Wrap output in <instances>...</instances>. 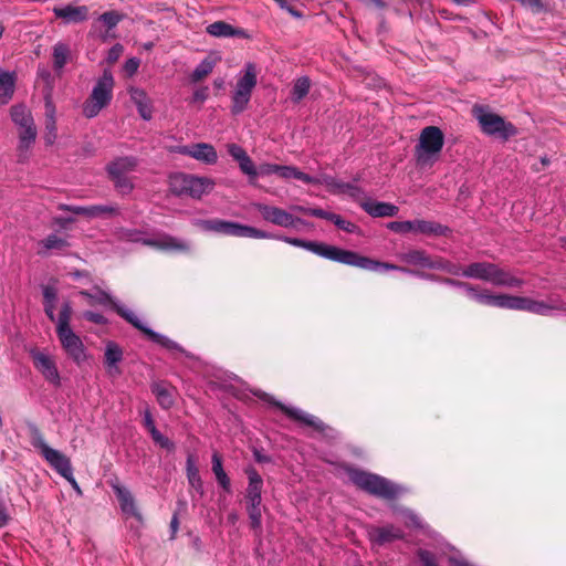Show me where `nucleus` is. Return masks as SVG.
<instances>
[{
	"label": "nucleus",
	"instance_id": "obj_60",
	"mask_svg": "<svg viewBox=\"0 0 566 566\" xmlns=\"http://www.w3.org/2000/svg\"><path fill=\"white\" fill-rule=\"evenodd\" d=\"M39 76L45 82L46 84V93L50 92V95L52 96V82H53V78H52V75L51 73L43 69V70H39Z\"/></svg>",
	"mask_w": 566,
	"mask_h": 566
},
{
	"label": "nucleus",
	"instance_id": "obj_52",
	"mask_svg": "<svg viewBox=\"0 0 566 566\" xmlns=\"http://www.w3.org/2000/svg\"><path fill=\"white\" fill-rule=\"evenodd\" d=\"M149 434L151 436L154 442L158 444L160 448L166 449L168 451L175 450V443L169 438L164 436L158 429L153 430L151 432H149Z\"/></svg>",
	"mask_w": 566,
	"mask_h": 566
},
{
	"label": "nucleus",
	"instance_id": "obj_23",
	"mask_svg": "<svg viewBox=\"0 0 566 566\" xmlns=\"http://www.w3.org/2000/svg\"><path fill=\"white\" fill-rule=\"evenodd\" d=\"M245 473L249 480V484L245 491L247 503H262V476L254 468H248Z\"/></svg>",
	"mask_w": 566,
	"mask_h": 566
},
{
	"label": "nucleus",
	"instance_id": "obj_54",
	"mask_svg": "<svg viewBox=\"0 0 566 566\" xmlns=\"http://www.w3.org/2000/svg\"><path fill=\"white\" fill-rule=\"evenodd\" d=\"M417 555L423 566H438L437 558L433 553L426 549H419Z\"/></svg>",
	"mask_w": 566,
	"mask_h": 566
},
{
	"label": "nucleus",
	"instance_id": "obj_44",
	"mask_svg": "<svg viewBox=\"0 0 566 566\" xmlns=\"http://www.w3.org/2000/svg\"><path fill=\"white\" fill-rule=\"evenodd\" d=\"M35 138H36V127H35L34 123L27 125L24 127H21L20 132H19V139H20L19 150L21 153L24 150H28L35 142Z\"/></svg>",
	"mask_w": 566,
	"mask_h": 566
},
{
	"label": "nucleus",
	"instance_id": "obj_6",
	"mask_svg": "<svg viewBox=\"0 0 566 566\" xmlns=\"http://www.w3.org/2000/svg\"><path fill=\"white\" fill-rule=\"evenodd\" d=\"M212 187L213 182L210 179L189 174L176 172L169 177L170 191L178 197L199 199L202 195L209 192Z\"/></svg>",
	"mask_w": 566,
	"mask_h": 566
},
{
	"label": "nucleus",
	"instance_id": "obj_62",
	"mask_svg": "<svg viewBox=\"0 0 566 566\" xmlns=\"http://www.w3.org/2000/svg\"><path fill=\"white\" fill-rule=\"evenodd\" d=\"M208 95H209V88L207 86L200 87L195 91V93L192 95V101L202 103L208 98Z\"/></svg>",
	"mask_w": 566,
	"mask_h": 566
},
{
	"label": "nucleus",
	"instance_id": "obj_56",
	"mask_svg": "<svg viewBox=\"0 0 566 566\" xmlns=\"http://www.w3.org/2000/svg\"><path fill=\"white\" fill-rule=\"evenodd\" d=\"M280 165L275 164H261L256 168L258 176L277 175Z\"/></svg>",
	"mask_w": 566,
	"mask_h": 566
},
{
	"label": "nucleus",
	"instance_id": "obj_29",
	"mask_svg": "<svg viewBox=\"0 0 566 566\" xmlns=\"http://www.w3.org/2000/svg\"><path fill=\"white\" fill-rule=\"evenodd\" d=\"M494 263L473 262L464 266L462 276L489 282Z\"/></svg>",
	"mask_w": 566,
	"mask_h": 566
},
{
	"label": "nucleus",
	"instance_id": "obj_8",
	"mask_svg": "<svg viewBox=\"0 0 566 566\" xmlns=\"http://www.w3.org/2000/svg\"><path fill=\"white\" fill-rule=\"evenodd\" d=\"M474 116L478 119L481 129L490 136H497L503 140L517 135L518 130L511 122H506L499 114L486 112L483 107H474Z\"/></svg>",
	"mask_w": 566,
	"mask_h": 566
},
{
	"label": "nucleus",
	"instance_id": "obj_38",
	"mask_svg": "<svg viewBox=\"0 0 566 566\" xmlns=\"http://www.w3.org/2000/svg\"><path fill=\"white\" fill-rule=\"evenodd\" d=\"M187 478L189 485L200 496H203V482L199 474L198 468L195 465L191 457L187 459Z\"/></svg>",
	"mask_w": 566,
	"mask_h": 566
},
{
	"label": "nucleus",
	"instance_id": "obj_58",
	"mask_svg": "<svg viewBox=\"0 0 566 566\" xmlns=\"http://www.w3.org/2000/svg\"><path fill=\"white\" fill-rule=\"evenodd\" d=\"M139 64H140V61L139 59L137 57H132V59H128L126 62H125V65H124V70L125 72L132 76L134 75L138 67H139Z\"/></svg>",
	"mask_w": 566,
	"mask_h": 566
},
{
	"label": "nucleus",
	"instance_id": "obj_53",
	"mask_svg": "<svg viewBox=\"0 0 566 566\" xmlns=\"http://www.w3.org/2000/svg\"><path fill=\"white\" fill-rule=\"evenodd\" d=\"M115 185V188L126 195L133 190V184L127 176L109 177Z\"/></svg>",
	"mask_w": 566,
	"mask_h": 566
},
{
	"label": "nucleus",
	"instance_id": "obj_39",
	"mask_svg": "<svg viewBox=\"0 0 566 566\" xmlns=\"http://www.w3.org/2000/svg\"><path fill=\"white\" fill-rule=\"evenodd\" d=\"M311 80L307 76L298 77L294 81L291 91V101L298 104L310 92Z\"/></svg>",
	"mask_w": 566,
	"mask_h": 566
},
{
	"label": "nucleus",
	"instance_id": "obj_30",
	"mask_svg": "<svg viewBox=\"0 0 566 566\" xmlns=\"http://www.w3.org/2000/svg\"><path fill=\"white\" fill-rule=\"evenodd\" d=\"M130 98L135 103L140 117L145 120H149L153 117V109L145 91L140 88H132Z\"/></svg>",
	"mask_w": 566,
	"mask_h": 566
},
{
	"label": "nucleus",
	"instance_id": "obj_59",
	"mask_svg": "<svg viewBox=\"0 0 566 566\" xmlns=\"http://www.w3.org/2000/svg\"><path fill=\"white\" fill-rule=\"evenodd\" d=\"M83 317L87 319L88 322L95 323V324H105L106 318L99 314L92 311H86L83 313Z\"/></svg>",
	"mask_w": 566,
	"mask_h": 566
},
{
	"label": "nucleus",
	"instance_id": "obj_25",
	"mask_svg": "<svg viewBox=\"0 0 566 566\" xmlns=\"http://www.w3.org/2000/svg\"><path fill=\"white\" fill-rule=\"evenodd\" d=\"M33 361L35 368L43 374L46 380L54 384H59L60 375L57 368L55 366V363L48 355L40 352L34 353Z\"/></svg>",
	"mask_w": 566,
	"mask_h": 566
},
{
	"label": "nucleus",
	"instance_id": "obj_27",
	"mask_svg": "<svg viewBox=\"0 0 566 566\" xmlns=\"http://www.w3.org/2000/svg\"><path fill=\"white\" fill-rule=\"evenodd\" d=\"M322 182L328 188V190L333 193H347L354 199H358V197L363 193V190L350 184V182H343L334 177L331 176H324Z\"/></svg>",
	"mask_w": 566,
	"mask_h": 566
},
{
	"label": "nucleus",
	"instance_id": "obj_47",
	"mask_svg": "<svg viewBox=\"0 0 566 566\" xmlns=\"http://www.w3.org/2000/svg\"><path fill=\"white\" fill-rule=\"evenodd\" d=\"M214 62L210 59H205L200 62V64L193 70L191 74L192 82H200L205 77H207L213 70Z\"/></svg>",
	"mask_w": 566,
	"mask_h": 566
},
{
	"label": "nucleus",
	"instance_id": "obj_13",
	"mask_svg": "<svg viewBox=\"0 0 566 566\" xmlns=\"http://www.w3.org/2000/svg\"><path fill=\"white\" fill-rule=\"evenodd\" d=\"M254 207L261 213L262 218L265 221H269L280 227L293 228L301 222L300 218L294 217L293 214L289 213L287 211L281 208L263 203H255Z\"/></svg>",
	"mask_w": 566,
	"mask_h": 566
},
{
	"label": "nucleus",
	"instance_id": "obj_32",
	"mask_svg": "<svg viewBox=\"0 0 566 566\" xmlns=\"http://www.w3.org/2000/svg\"><path fill=\"white\" fill-rule=\"evenodd\" d=\"M151 392L161 408L169 409L175 403L174 389L166 382H155L151 385Z\"/></svg>",
	"mask_w": 566,
	"mask_h": 566
},
{
	"label": "nucleus",
	"instance_id": "obj_48",
	"mask_svg": "<svg viewBox=\"0 0 566 566\" xmlns=\"http://www.w3.org/2000/svg\"><path fill=\"white\" fill-rule=\"evenodd\" d=\"M250 526L252 530H260L262 524L261 503H247Z\"/></svg>",
	"mask_w": 566,
	"mask_h": 566
},
{
	"label": "nucleus",
	"instance_id": "obj_2",
	"mask_svg": "<svg viewBox=\"0 0 566 566\" xmlns=\"http://www.w3.org/2000/svg\"><path fill=\"white\" fill-rule=\"evenodd\" d=\"M350 482L359 490L384 500H395L400 494V488L388 479L364 471L348 463L342 464Z\"/></svg>",
	"mask_w": 566,
	"mask_h": 566
},
{
	"label": "nucleus",
	"instance_id": "obj_57",
	"mask_svg": "<svg viewBox=\"0 0 566 566\" xmlns=\"http://www.w3.org/2000/svg\"><path fill=\"white\" fill-rule=\"evenodd\" d=\"M227 149H228L229 155L235 161L241 160V158L247 155V151L238 144H229V145H227Z\"/></svg>",
	"mask_w": 566,
	"mask_h": 566
},
{
	"label": "nucleus",
	"instance_id": "obj_46",
	"mask_svg": "<svg viewBox=\"0 0 566 566\" xmlns=\"http://www.w3.org/2000/svg\"><path fill=\"white\" fill-rule=\"evenodd\" d=\"M104 359L108 368L115 367L123 359L122 348L114 342L107 343Z\"/></svg>",
	"mask_w": 566,
	"mask_h": 566
},
{
	"label": "nucleus",
	"instance_id": "obj_31",
	"mask_svg": "<svg viewBox=\"0 0 566 566\" xmlns=\"http://www.w3.org/2000/svg\"><path fill=\"white\" fill-rule=\"evenodd\" d=\"M137 160L134 157H120L107 165V172L109 177L126 176L128 171L134 170Z\"/></svg>",
	"mask_w": 566,
	"mask_h": 566
},
{
	"label": "nucleus",
	"instance_id": "obj_45",
	"mask_svg": "<svg viewBox=\"0 0 566 566\" xmlns=\"http://www.w3.org/2000/svg\"><path fill=\"white\" fill-rule=\"evenodd\" d=\"M12 120L21 127L34 123L31 112L24 105H14L10 111Z\"/></svg>",
	"mask_w": 566,
	"mask_h": 566
},
{
	"label": "nucleus",
	"instance_id": "obj_21",
	"mask_svg": "<svg viewBox=\"0 0 566 566\" xmlns=\"http://www.w3.org/2000/svg\"><path fill=\"white\" fill-rule=\"evenodd\" d=\"M405 536L403 531L392 524L385 526L373 527L369 531L370 541L379 546L386 545L397 539H402Z\"/></svg>",
	"mask_w": 566,
	"mask_h": 566
},
{
	"label": "nucleus",
	"instance_id": "obj_55",
	"mask_svg": "<svg viewBox=\"0 0 566 566\" xmlns=\"http://www.w3.org/2000/svg\"><path fill=\"white\" fill-rule=\"evenodd\" d=\"M124 52V46L120 43L114 44L107 53V63L114 64L118 61Z\"/></svg>",
	"mask_w": 566,
	"mask_h": 566
},
{
	"label": "nucleus",
	"instance_id": "obj_14",
	"mask_svg": "<svg viewBox=\"0 0 566 566\" xmlns=\"http://www.w3.org/2000/svg\"><path fill=\"white\" fill-rule=\"evenodd\" d=\"M175 151L208 165L216 164L218 160V155L214 147L207 143H198L191 146H178L176 147Z\"/></svg>",
	"mask_w": 566,
	"mask_h": 566
},
{
	"label": "nucleus",
	"instance_id": "obj_22",
	"mask_svg": "<svg viewBox=\"0 0 566 566\" xmlns=\"http://www.w3.org/2000/svg\"><path fill=\"white\" fill-rule=\"evenodd\" d=\"M54 15L62 19L65 23H80L88 18V8L86 6L67 4L53 9Z\"/></svg>",
	"mask_w": 566,
	"mask_h": 566
},
{
	"label": "nucleus",
	"instance_id": "obj_12",
	"mask_svg": "<svg viewBox=\"0 0 566 566\" xmlns=\"http://www.w3.org/2000/svg\"><path fill=\"white\" fill-rule=\"evenodd\" d=\"M114 311L123 317L126 322L132 324L135 328L140 331L144 335H146L150 340L154 343L165 347L166 349L170 352H178L181 354H187L184 347H181L178 343L175 340L158 334L154 332L153 329L148 328L146 325L143 324V322L139 319V317L132 311L124 308L123 306L118 304H114Z\"/></svg>",
	"mask_w": 566,
	"mask_h": 566
},
{
	"label": "nucleus",
	"instance_id": "obj_40",
	"mask_svg": "<svg viewBox=\"0 0 566 566\" xmlns=\"http://www.w3.org/2000/svg\"><path fill=\"white\" fill-rule=\"evenodd\" d=\"M70 46L63 42H57L53 46V67L56 72H61V70L65 66L70 57Z\"/></svg>",
	"mask_w": 566,
	"mask_h": 566
},
{
	"label": "nucleus",
	"instance_id": "obj_43",
	"mask_svg": "<svg viewBox=\"0 0 566 566\" xmlns=\"http://www.w3.org/2000/svg\"><path fill=\"white\" fill-rule=\"evenodd\" d=\"M124 19L125 14L116 10L106 11L98 17L97 21L102 22L106 28V35L103 38L104 41L111 35L109 32Z\"/></svg>",
	"mask_w": 566,
	"mask_h": 566
},
{
	"label": "nucleus",
	"instance_id": "obj_64",
	"mask_svg": "<svg viewBox=\"0 0 566 566\" xmlns=\"http://www.w3.org/2000/svg\"><path fill=\"white\" fill-rule=\"evenodd\" d=\"M56 137H57V133H48V132H45V137L44 138H45V143L48 145H52L55 142Z\"/></svg>",
	"mask_w": 566,
	"mask_h": 566
},
{
	"label": "nucleus",
	"instance_id": "obj_15",
	"mask_svg": "<svg viewBox=\"0 0 566 566\" xmlns=\"http://www.w3.org/2000/svg\"><path fill=\"white\" fill-rule=\"evenodd\" d=\"M297 211L300 212H303L305 214H308V216H312V217H315V218H319V219H324V220H327V221H331L333 222L338 229L347 232V233H355L358 231V227L348 221V220H345L342 216L337 214V213H334V212H329V211H326L324 209H321V208H303V207H296L295 208Z\"/></svg>",
	"mask_w": 566,
	"mask_h": 566
},
{
	"label": "nucleus",
	"instance_id": "obj_63",
	"mask_svg": "<svg viewBox=\"0 0 566 566\" xmlns=\"http://www.w3.org/2000/svg\"><path fill=\"white\" fill-rule=\"evenodd\" d=\"M143 422L148 432H151L153 430L157 429L151 412L149 410L145 411Z\"/></svg>",
	"mask_w": 566,
	"mask_h": 566
},
{
	"label": "nucleus",
	"instance_id": "obj_36",
	"mask_svg": "<svg viewBox=\"0 0 566 566\" xmlns=\"http://www.w3.org/2000/svg\"><path fill=\"white\" fill-rule=\"evenodd\" d=\"M14 93V75L0 71V103L7 104Z\"/></svg>",
	"mask_w": 566,
	"mask_h": 566
},
{
	"label": "nucleus",
	"instance_id": "obj_49",
	"mask_svg": "<svg viewBox=\"0 0 566 566\" xmlns=\"http://www.w3.org/2000/svg\"><path fill=\"white\" fill-rule=\"evenodd\" d=\"M250 98H251V95L234 92V94L232 96L231 113L233 115L241 114L248 107Z\"/></svg>",
	"mask_w": 566,
	"mask_h": 566
},
{
	"label": "nucleus",
	"instance_id": "obj_5",
	"mask_svg": "<svg viewBox=\"0 0 566 566\" xmlns=\"http://www.w3.org/2000/svg\"><path fill=\"white\" fill-rule=\"evenodd\" d=\"M114 77L111 72L105 71L97 80L92 93L83 103L82 113L86 118H93L105 108L113 98Z\"/></svg>",
	"mask_w": 566,
	"mask_h": 566
},
{
	"label": "nucleus",
	"instance_id": "obj_20",
	"mask_svg": "<svg viewBox=\"0 0 566 566\" xmlns=\"http://www.w3.org/2000/svg\"><path fill=\"white\" fill-rule=\"evenodd\" d=\"M557 308L545 302L534 301L528 297L511 295L509 310L526 311L530 313L546 315L548 311Z\"/></svg>",
	"mask_w": 566,
	"mask_h": 566
},
{
	"label": "nucleus",
	"instance_id": "obj_34",
	"mask_svg": "<svg viewBox=\"0 0 566 566\" xmlns=\"http://www.w3.org/2000/svg\"><path fill=\"white\" fill-rule=\"evenodd\" d=\"M277 176L282 179L294 178V179L301 180L307 185H316L319 182L316 178L311 177L310 175L298 170L294 166H281L280 165Z\"/></svg>",
	"mask_w": 566,
	"mask_h": 566
},
{
	"label": "nucleus",
	"instance_id": "obj_37",
	"mask_svg": "<svg viewBox=\"0 0 566 566\" xmlns=\"http://www.w3.org/2000/svg\"><path fill=\"white\" fill-rule=\"evenodd\" d=\"M55 113L56 108L49 92L44 95L45 132L48 133H57Z\"/></svg>",
	"mask_w": 566,
	"mask_h": 566
},
{
	"label": "nucleus",
	"instance_id": "obj_10",
	"mask_svg": "<svg viewBox=\"0 0 566 566\" xmlns=\"http://www.w3.org/2000/svg\"><path fill=\"white\" fill-rule=\"evenodd\" d=\"M387 228L396 233H421L429 237H447L451 233V229L436 221L423 219L391 221Z\"/></svg>",
	"mask_w": 566,
	"mask_h": 566
},
{
	"label": "nucleus",
	"instance_id": "obj_9",
	"mask_svg": "<svg viewBox=\"0 0 566 566\" xmlns=\"http://www.w3.org/2000/svg\"><path fill=\"white\" fill-rule=\"evenodd\" d=\"M264 398L266 401L279 408L287 418L291 420H294L296 422H300L302 424H305L307 427L313 428L315 431L319 432L324 438L327 439H335L337 436L336 430L326 424L324 421H322L319 418L310 415L301 409L289 407L281 401H277L270 397L269 395L264 394Z\"/></svg>",
	"mask_w": 566,
	"mask_h": 566
},
{
	"label": "nucleus",
	"instance_id": "obj_51",
	"mask_svg": "<svg viewBox=\"0 0 566 566\" xmlns=\"http://www.w3.org/2000/svg\"><path fill=\"white\" fill-rule=\"evenodd\" d=\"M237 163L239 164L241 171L248 175L251 180L258 177L256 167L248 154Z\"/></svg>",
	"mask_w": 566,
	"mask_h": 566
},
{
	"label": "nucleus",
	"instance_id": "obj_41",
	"mask_svg": "<svg viewBox=\"0 0 566 566\" xmlns=\"http://www.w3.org/2000/svg\"><path fill=\"white\" fill-rule=\"evenodd\" d=\"M57 297L56 289L51 285L43 286V305L45 315L50 321H55V301Z\"/></svg>",
	"mask_w": 566,
	"mask_h": 566
},
{
	"label": "nucleus",
	"instance_id": "obj_1",
	"mask_svg": "<svg viewBox=\"0 0 566 566\" xmlns=\"http://www.w3.org/2000/svg\"><path fill=\"white\" fill-rule=\"evenodd\" d=\"M284 242L311 251L327 260L338 262L345 265H350L364 270L376 271L384 269L386 271H399L406 274L416 275L420 279L439 282L452 287L462 289L467 292L468 296L481 305L494 306L499 308L510 307L511 295L509 294H493L488 289H480L478 285L471 284L465 281L455 280L447 276H439L436 274L426 273L423 271H416L408 266H401L389 262H381L373 260L368 256L360 255L359 253L350 250H345L335 245L326 244L318 241H307L298 238L284 237L280 238Z\"/></svg>",
	"mask_w": 566,
	"mask_h": 566
},
{
	"label": "nucleus",
	"instance_id": "obj_4",
	"mask_svg": "<svg viewBox=\"0 0 566 566\" xmlns=\"http://www.w3.org/2000/svg\"><path fill=\"white\" fill-rule=\"evenodd\" d=\"M73 314L70 302H64L59 314L56 334L65 353L80 364L85 359L84 345L70 326Z\"/></svg>",
	"mask_w": 566,
	"mask_h": 566
},
{
	"label": "nucleus",
	"instance_id": "obj_3",
	"mask_svg": "<svg viewBox=\"0 0 566 566\" xmlns=\"http://www.w3.org/2000/svg\"><path fill=\"white\" fill-rule=\"evenodd\" d=\"M27 428L32 447L40 451L43 459L60 475H62L66 480H72L74 482L71 460L59 450H55L48 446L43 432L34 422H27Z\"/></svg>",
	"mask_w": 566,
	"mask_h": 566
},
{
	"label": "nucleus",
	"instance_id": "obj_42",
	"mask_svg": "<svg viewBox=\"0 0 566 566\" xmlns=\"http://www.w3.org/2000/svg\"><path fill=\"white\" fill-rule=\"evenodd\" d=\"M463 269L464 268H462L461 265L453 263V262L449 261L448 259H444L439 255H434L431 270L442 271L448 274L458 276V275H462Z\"/></svg>",
	"mask_w": 566,
	"mask_h": 566
},
{
	"label": "nucleus",
	"instance_id": "obj_26",
	"mask_svg": "<svg viewBox=\"0 0 566 566\" xmlns=\"http://www.w3.org/2000/svg\"><path fill=\"white\" fill-rule=\"evenodd\" d=\"M361 209L374 218L395 217L399 208L389 202L366 200L360 202Z\"/></svg>",
	"mask_w": 566,
	"mask_h": 566
},
{
	"label": "nucleus",
	"instance_id": "obj_17",
	"mask_svg": "<svg viewBox=\"0 0 566 566\" xmlns=\"http://www.w3.org/2000/svg\"><path fill=\"white\" fill-rule=\"evenodd\" d=\"M398 259L410 266L420 268L423 270H431L434 255L429 254L423 249L411 248L400 252Z\"/></svg>",
	"mask_w": 566,
	"mask_h": 566
},
{
	"label": "nucleus",
	"instance_id": "obj_33",
	"mask_svg": "<svg viewBox=\"0 0 566 566\" xmlns=\"http://www.w3.org/2000/svg\"><path fill=\"white\" fill-rule=\"evenodd\" d=\"M256 85V73L255 69L252 64H248L245 67V73L242 77H240L237 82V87L234 92L244 93L248 95H252V91Z\"/></svg>",
	"mask_w": 566,
	"mask_h": 566
},
{
	"label": "nucleus",
	"instance_id": "obj_35",
	"mask_svg": "<svg viewBox=\"0 0 566 566\" xmlns=\"http://www.w3.org/2000/svg\"><path fill=\"white\" fill-rule=\"evenodd\" d=\"M212 472L216 475L217 482L226 491L231 492V481L226 471L223 470L222 459L218 452L212 454Z\"/></svg>",
	"mask_w": 566,
	"mask_h": 566
},
{
	"label": "nucleus",
	"instance_id": "obj_11",
	"mask_svg": "<svg viewBox=\"0 0 566 566\" xmlns=\"http://www.w3.org/2000/svg\"><path fill=\"white\" fill-rule=\"evenodd\" d=\"M444 145V135L438 126H426L419 136L416 155L419 164H426L430 157L438 155Z\"/></svg>",
	"mask_w": 566,
	"mask_h": 566
},
{
	"label": "nucleus",
	"instance_id": "obj_50",
	"mask_svg": "<svg viewBox=\"0 0 566 566\" xmlns=\"http://www.w3.org/2000/svg\"><path fill=\"white\" fill-rule=\"evenodd\" d=\"M41 243L46 250H62L69 247V243L65 239H62L55 234H50Z\"/></svg>",
	"mask_w": 566,
	"mask_h": 566
},
{
	"label": "nucleus",
	"instance_id": "obj_19",
	"mask_svg": "<svg viewBox=\"0 0 566 566\" xmlns=\"http://www.w3.org/2000/svg\"><path fill=\"white\" fill-rule=\"evenodd\" d=\"M206 32L213 38H240L249 39L250 34L243 28H237L230 23L219 20L206 27Z\"/></svg>",
	"mask_w": 566,
	"mask_h": 566
},
{
	"label": "nucleus",
	"instance_id": "obj_24",
	"mask_svg": "<svg viewBox=\"0 0 566 566\" xmlns=\"http://www.w3.org/2000/svg\"><path fill=\"white\" fill-rule=\"evenodd\" d=\"M112 489L114 493L116 494V497L119 502L120 509L124 513L130 514L135 517H140V513L138 512L135 499L132 494V492L120 485L118 482L112 483Z\"/></svg>",
	"mask_w": 566,
	"mask_h": 566
},
{
	"label": "nucleus",
	"instance_id": "obj_16",
	"mask_svg": "<svg viewBox=\"0 0 566 566\" xmlns=\"http://www.w3.org/2000/svg\"><path fill=\"white\" fill-rule=\"evenodd\" d=\"M60 210L71 211L74 214L85 216L87 218H97L101 216L118 214V207L111 205H93V206H69L60 205Z\"/></svg>",
	"mask_w": 566,
	"mask_h": 566
},
{
	"label": "nucleus",
	"instance_id": "obj_7",
	"mask_svg": "<svg viewBox=\"0 0 566 566\" xmlns=\"http://www.w3.org/2000/svg\"><path fill=\"white\" fill-rule=\"evenodd\" d=\"M199 228L207 232H217L231 237H248L254 239H271L273 238L269 232L256 229L254 227L244 226L233 221L221 219L201 220L198 223Z\"/></svg>",
	"mask_w": 566,
	"mask_h": 566
},
{
	"label": "nucleus",
	"instance_id": "obj_28",
	"mask_svg": "<svg viewBox=\"0 0 566 566\" xmlns=\"http://www.w3.org/2000/svg\"><path fill=\"white\" fill-rule=\"evenodd\" d=\"M489 282L495 286L520 287L523 280L512 275L510 272L501 269L494 263Z\"/></svg>",
	"mask_w": 566,
	"mask_h": 566
},
{
	"label": "nucleus",
	"instance_id": "obj_18",
	"mask_svg": "<svg viewBox=\"0 0 566 566\" xmlns=\"http://www.w3.org/2000/svg\"><path fill=\"white\" fill-rule=\"evenodd\" d=\"M143 243L149 248L161 250V251H175L187 253L190 250L189 244L178 238L169 234H164L158 239H145Z\"/></svg>",
	"mask_w": 566,
	"mask_h": 566
},
{
	"label": "nucleus",
	"instance_id": "obj_61",
	"mask_svg": "<svg viewBox=\"0 0 566 566\" xmlns=\"http://www.w3.org/2000/svg\"><path fill=\"white\" fill-rule=\"evenodd\" d=\"M98 304L109 305L114 310V304H117L113 297L106 292L101 291L98 296L95 298Z\"/></svg>",
	"mask_w": 566,
	"mask_h": 566
}]
</instances>
